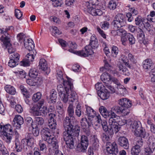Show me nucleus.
Instances as JSON below:
<instances>
[{"label":"nucleus","instance_id":"nucleus-18","mask_svg":"<svg viewBox=\"0 0 155 155\" xmlns=\"http://www.w3.org/2000/svg\"><path fill=\"white\" fill-rule=\"evenodd\" d=\"M45 141L50 144H51L52 148L54 151L56 150H58V145L57 140L54 137H53L51 136V137H49V138L46 139Z\"/></svg>","mask_w":155,"mask_h":155},{"label":"nucleus","instance_id":"nucleus-21","mask_svg":"<svg viewBox=\"0 0 155 155\" xmlns=\"http://www.w3.org/2000/svg\"><path fill=\"white\" fill-rule=\"evenodd\" d=\"M33 43V41L31 39H24L25 47L28 51L32 50L34 48L35 46Z\"/></svg>","mask_w":155,"mask_h":155},{"label":"nucleus","instance_id":"nucleus-62","mask_svg":"<svg viewBox=\"0 0 155 155\" xmlns=\"http://www.w3.org/2000/svg\"><path fill=\"white\" fill-rule=\"evenodd\" d=\"M25 121L26 124L28 126H31V127L32 125H34V124H32L33 120L30 117H27L25 118Z\"/></svg>","mask_w":155,"mask_h":155},{"label":"nucleus","instance_id":"nucleus-4","mask_svg":"<svg viewBox=\"0 0 155 155\" xmlns=\"http://www.w3.org/2000/svg\"><path fill=\"white\" fill-rule=\"evenodd\" d=\"M116 107L115 106L112 107L111 110L110 117L109 120V123L110 126V128L109 130V133L110 135L113 134L114 130L115 133L116 130Z\"/></svg>","mask_w":155,"mask_h":155},{"label":"nucleus","instance_id":"nucleus-25","mask_svg":"<svg viewBox=\"0 0 155 155\" xmlns=\"http://www.w3.org/2000/svg\"><path fill=\"white\" fill-rule=\"evenodd\" d=\"M126 91V89L123 85L117 83V94L119 96H124Z\"/></svg>","mask_w":155,"mask_h":155},{"label":"nucleus","instance_id":"nucleus-1","mask_svg":"<svg viewBox=\"0 0 155 155\" xmlns=\"http://www.w3.org/2000/svg\"><path fill=\"white\" fill-rule=\"evenodd\" d=\"M68 117L63 122L64 131L62 134L64 140L66 142L67 147L70 149L74 147V140L75 137H78L79 134L80 127L78 125H73Z\"/></svg>","mask_w":155,"mask_h":155},{"label":"nucleus","instance_id":"nucleus-6","mask_svg":"<svg viewBox=\"0 0 155 155\" xmlns=\"http://www.w3.org/2000/svg\"><path fill=\"white\" fill-rule=\"evenodd\" d=\"M89 144V141L87 137L82 135L81 137V142L77 146V149L79 152H84L87 149Z\"/></svg>","mask_w":155,"mask_h":155},{"label":"nucleus","instance_id":"nucleus-45","mask_svg":"<svg viewBox=\"0 0 155 155\" xmlns=\"http://www.w3.org/2000/svg\"><path fill=\"white\" fill-rule=\"evenodd\" d=\"M131 152L132 155H138L140 152V148L134 146L132 148Z\"/></svg>","mask_w":155,"mask_h":155},{"label":"nucleus","instance_id":"nucleus-35","mask_svg":"<svg viewBox=\"0 0 155 155\" xmlns=\"http://www.w3.org/2000/svg\"><path fill=\"white\" fill-rule=\"evenodd\" d=\"M25 143H27L28 146L30 147H32L35 142V139L32 137L26 138L23 139Z\"/></svg>","mask_w":155,"mask_h":155},{"label":"nucleus","instance_id":"nucleus-53","mask_svg":"<svg viewBox=\"0 0 155 155\" xmlns=\"http://www.w3.org/2000/svg\"><path fill=\"white\" fill-rule=\"evenodd\" d=\"M50 116V119L48 120V123L56 124V120H55V114L52 113L49 114Z\"/></svg>","mask_w":155,"mask_h":155},{"label":"nucleus","instance_id":"nucleus-52","mask_svg":"<svg viewBox=\"0 0 155 155\" xmlns=\"http://www.w3.org/2000/svg\"><path fill=\"white\" fill-rule=\"evenodd\" d=\"M19 61L10 59L8 63V65L11 68H14L18 64Z\"/></svg>","mask_w":155,"mask_h":155},{"label":"nucleus","instance_id":"nucleus-8","mask_svg":"<svg viewBox=\"0 0 155 155\" xmlns=\"http://www.w3.org/2000/svg\"><path fill=\"white\" fill-rule=\"evenodd\" d=\"M13 29V27L12 26H10L5 29L4 28L1 30L0 29L2 34H3L0 38L1 41L7 40L8 41L10 40L11 36L9 33H10V30Z\"/></svg>","mask_w":155,"mask_h":155},{"label":"nucleus","instance_id":"nucleus-22","mask_svg":"<svg viewBox=\"0 0 155 155\" xmlns=\"http://www.w3.org/2000/svg\"><path fill=\"white\" fill-rule=\"evenodd\" d=\"M3 43L4 46L7 49L9 55L15 52V50L12 47L10 43V40L8 41L7 40L2 41Z\"/></svg>","mask_w":155,"mask_h":155},{"label":"nucleus","instance_id":"nucleus-61","mask_svg":"<svg viewBox=\"0 0 155 155\" xmlns=\"http://www.w3.org/2000/svg\"><path fill=\"white\" fill-rule=\"evenodd\" d=\"M57 79L59 80V81H61V82H63V80H64L62 78L63 74L61 70H58L57 71Z\"/></svg>","mask_w":155,"mask_h":155},{"label":"nucleus","instance_id":"nucleus-59","mask_svg":"<svg viewBox=\"0 0 155 155\" xmlns=\"http://www.w3.org/2000/svg\"><path fill=\"white\" fill-rule=\"evenodd\" d=\"M51 30L53 33L55 35L56 34L59 35L61 33V31H60L56 26H52Z\"/></svg>","mask_w":155,"mask_h":155},{"label":"nucleus","instance_id":"nucleus-17","mask_svg":"<svg viewBox=\"0 0 155 155\" xmlns=\"http://www.w3.org/2000/svg\"><path fill=\"white\" fill-rule=\"evenodd\" d=\"M116 145V143L115 142H114L112 144L110 142H107L106 145L107 152L112 154V155H116V150H115Z\"/></svg>","mask_w":155,"mask_h":155},{"label":"nucleus","instance_id":"nucleus-44","mask_svg":"<svg viewBox=\"0 0 155 155\" xmlns=\"http://www.w3.org/2000/svg\"><path fill=\"white\" fill-rule=\"evenodd\" d=\"M9 59L19 61L20 56L18 54L15 52L9 55Z\"/></svg>","mask_w":155,"mask_h":155},{"label":"nucleus","instance_id":"nucleus-11","mask_svg":"<svg viewBox=\"0 0 155 155\" xmlns=\"http://www.w3.org/2000/svg\"><path fill=\"white\" fill-rule=\"evenodd\" d=\"M126 58V57L124 56L123 58L121 59H119L117 66L118 68V70L120 73L121 71L124 69V68H125L124 67L123 64H124L126 66L132 69L133 68V67L129 64L128 59H125Z\"/></svg>","mask_w":155,"mask_h":155},{"label":"nucleus","instance_id":"nucleus-20","mask_svg":"<svg viewBox=\"0 0 155 155\" xmlns=\"http://www.w3.org/2000/svg\"><path fill=\"white\" fill-rule=\"evenodd\" d=\"M20 88L21 91L24 96L25 97V102L28 104H29L30 101L28 98L30 97V94L29 92L27 91L26 88L23 85H21L20 86Z\"/></svg>","mask_w":155,"mask_h":155},{"label":"nucleus","instance_id":"nucleus-57","mask_svg":"<svg viewBox=\"0 0 155 155\" xmlns=\"http://www.w3.org/2000/svg\"><path fill=\"white\" fill-rule=\"evenodd\" d=\"M38 145L39 147L40 150L41 151H44V150H46V146L45 144L43 143L42 141H39Z\"/></svg>","mask_w":155,"mask_h":155},{"label":"nucleus","instance_id":"nucleus-36","mask_svg":"<svg viewBox=\"0 0 155 155\" xmlns=\"http://www.w3.org/2000/svg\"><path fill=\"white\" fill-rule=\"evenodd\" d=\"M152 64V62L150 59H146L143 61V67L145 70L150 69Z\"/></svg>","mask_w":155,"mask_h":155},{"label":"nucleus","instance_id":"nucleus-38","mask_svg":"<svg viewBox=\"0 0 155 155\" xmlns=\"http://www.w3.org/2000/svg\"><path fill=\"white\" fill-rule=\"evenodd\" d=\"M69 45V46L70 48L68 49V51L71 53H74L77 54V52L75 51L74 49L77 48V45L75 42H70Z\"/></svg>","mask_w":155,"mask_h":155},{"label":"nucleus","instance_id":"nucleus-10","mask_svg":"<svg viewBox=\"0 0 155 155\" xmlns=\"http://www.w3.org/2000/svg\"><path fill=\"white\" fill-rule=\"evenodd\" d=\"M87 115L88 116V121L87 124L88 127H90L91 125L94 126L93 123V120L95 116V111L91 107H87L86 108Z\"/></svg>","mask_w":155,"mask_h":155},{"label":"nucleus","instance_id":"nucleus-14","mask_svg":"<svg viewBox=\"0 0 155 155\" xmlns=\"http://www.w3.org/2000/svg\"><path fill=\"white\" fill-rule=\"evenodd\" d=\"M118 144L124 149L127 150L129 148V143L127 138L124 137H120L117 141Z\"/></svg>","mask_w":155,"mask_h":155},{"label":"nucleus","instance_id":"nucleus-31","mask_svg":"<svg viewBox=\"0 0 155 155\" xmlns=\"http://www.w3.org/2000/svg\"><path fill=\"white\" fill-rule=\"evenodd\" d=\"M35 122L36 126L38 127H42V126L44 123V119L41 117H37L35 118Z\"/></svg>","mask_w":155,"mask_h":155},{"label":"nucleus","instance_id":"nucleus-16","mask_svg":"<svg viewBox=\"0 0 155 155\" xmlns=\"http://www.w3.org/2000/svg\"><path fill=\"white\" fill-rule=\"evenodd\" d=\"M67 112L68 116L70 117H66L65 119L64 120V122L66 119L67 117H68L70 120L71 121L73 122V125H74V122L76 121V120L74 115V110L73 106L72 104H70L69 106L68 107L67 109Z\"/></svg>","mask_w":155,"mask_h":155},{"label":"nucleus","instance_id":"nucleus-46","mask_svg":"<svg viewBox=\"0 0 155 155\" xmlns=\"http://www.w3.org/2000/svg\"><path fill=\"white\" fill-rule=\"evenodd\" d=\"M42 106L40 107L39 110V114L42 116H46L48 112L47 107H46L43 106L41 107Z\"/></svg>","mask_w":155,"mask_h":155},{"label":"nucleus","instance_id":"nucleus-50","mask_svg":"<svg viewBox=\"0 0 155 155\" xmlns=\"http://www.w3.org/2000/svg\"><path fill=\"white\" fill-rule=\"evenodd\" d=\"M127 37L129 40L130 44L132 45L135 43V40L134 36L130 33L127 34Z\"/></svg>","mask_w":155,"mask_h":155},{"label":"nucleus","instance_id":"nucleus-33","mask_svg":"<svg viewBox=\"0 0 155 155\" xmlns=\"http://www.w3.org/2000/svg\"><path fill=\"white\" fill-rule=\"evenodd\" d=\"M5 89L6 92L11 95H14L16 93L15 88L10 85H6L5 87Z\"/></svg>","mask_w":155,"mask_h":155},{"label":"nucleus","instance_id":"nucleus-34","mask_svg":"<svg viewBox=\"0 0 155 155\" xmlns=\"http://www.w3.org/2000/svg\"><path fill=\"white\" fill-rule=\"evenodd\" d=\"M134 146L140 148L143 145V140L139 137H136L135 138L134 140Z\"/></svg>","mask_w":155,"mask_h":155},{"label":"nucleus","instance_id":"nucleus-40","mask_svg":"<svg viewBox=\"0 0 155 155\" xmlns=\"http://www.w3.org/2000/svg\"><path fill=\"white\" fill-rule=\"evenodd\" d=\"M41 94L40 92H38L37 93L33 94L32 99L34 102H37L39 101L42 99H41Z\"/></svg>","mask_w":155,"mask_h":155},{"label":"nucleus","instance_id":"nucleus-55","mask_svg":"<svg viewBox=\"0 0 155 155\" xmlns=\"http://www.w3.org/2000/svg\"><path fill=\"white\" fill-rule=\"evenodd\" d=\"M25 59L30 62L32 61L34 59V54H32V52L30 51L29 53H28L26 55Z\"/></svg>","mask_w":155,"mask_h":155},{"label":"nucleus","instance_id":"nucleus-56","mask_svg":"<svg viewBox=\"0 0 155 155\" xmlns=\"http://www.w3.org/2000/svg\"><path fill=\"white\" fill-rule=\"evenodd\" d=\"M88 45H90L91 48L93 49H95L97 48L98 47V43L97 40L93 41L92 42H90L89 44Z\"/></svg>","mask_w":155,"mask_h":155},{"label":"nucleus","instance_id":"nucleus-60","mask_svg":"<svg viewBox=\"0 0 155 155\" xmlns=\"http://www.w3.org/2000/svg\"><path fill=\"white\" fill-rule=\"evenodd\" d=\"M108 7L110 9L114 10L115 9L116 7V4L115 2L113 0L109 2Z\"/></svg>","mask_w":155,"mask_h":155},{"label":"nucleus","instance_id":"nucleus-13","mask_svg":"<svg viewBox=\"0 0 155 155\" xmlns=\"http://www.w3.org/2000/svg\"><path fill=\"white\" fill-rule=\"evenodd\" d=\"M23 122V118L20 115H16L13 119L12 124L14 127H16V129H19Z\"/></svg>","mask_w":155,"mask_h":155},{"label":"nucleus","instance_id":"nucleus-51","mask_svg":"<svg viewBox=\"0 0 155 155\" xmlns=\"http://www.w3.org/2000/svg\"><path fill=\"white\" fill-rule=\"evenodd\" d=\"M105 86L101 83H97L95 85V88L97 91L103 90L105 89Z\"/></svg>","mask_w":155,"mask_h":155},{"label":"nucleus","instance_id":"nucleus-64","mask_svg":"<svg viewBox=\"0 0 155 155\" xmlns=\"http://www.w3.org/2000/svg\"><path fill=\"white\" fill-rule=\"evenodd\" d=\"M154 151L152 149L147 147L144 149V154L145 155H151Z\"/></svg>","mask_w":155,"mask_h":155},{"label":"nucleus","instance_id":"nucleus-54","mask_svg":"<svg viewBox=\"0 0 155 155\" xmlns=\"http://www.w3.org/2000/svg\"><path fill=\"white\" fill-rule=\"evenodd\" d=\"M86 118H83L81 120V125L83 129H86L87 128V121Z\"/></svg>","mask_w":155,"mask_h":155},{"label":"nucleus","instance_id":"nucleus-37","mask_svg":"<svg viewBox=\"0 0 155 155\" xmlns=\"http://www.w3.org/2000/svg\"><path fill=\"white\" fill-rule=\"evenodd\" d=\"M103 13L102 11L98 9H96L92 7L90 10V14L94 16L101 15Z\"/></svg>","mask_w":155,"mask_h":155},{"label":"nucleus","instance_id":"nucleus-28","mask_svg":"<svg viewBox=\"0 0 155 155\" xmlns=\"http://www.w3.org/2000/svg\"><path fill=\"white\" fill-rule=\"evenodd\" d=\"M130 111L128 108L119 107H117V112L122 114V115H127L130 113Z\"/></svg>","mask_w":155,"mask_h":155},{"label":"nucleus","instance_id":"nucleus-47","mask_svg":"<svg viewBox=\"0 0 155 155\" xmlns=\"http://www.w3.org/2000/svg\"><path fill=\"white\" fill-rule=\"evenodd\" d=\"M32 133L33 135L35 137L38 136L39 134V127H38L35 125H32Z\"/></svg>","mask_w":155,"mask_h":155},{"label":"nucleus","instance_id":"nucleus-15","mask_svg":"<svg viewBox=\"0 0 155 155\" xmlns=\"http://www.w3.org/2000/svg\"><path fill=\"white\" fill-rule=\"evenodd\" d=\"M39 68L48 74L50 72V69L48 68L47 63L45 59L42 58L40 59L39 62Z\"/></svg>","mask_w":155,"mask_h":155},{"label":"nucleus","instance_id":"nucleus-7","mask_svg":"<svg viewBox=\"0 0 155 155\" xmlns=\"http://www.w3.org/2000/svg\"><path fill=\"white\" fill-rule=\"evenodd\" d=\"M120 19L117 20V35L120 36V37L124 35H126L127 32L121 27L124 25L125 21L124 20L123 16L121 15Z\"/></svg>","mask_w":155,"mask_h":155},{"label":"nucleus","instance_id":"nucleus-5","mask_svg":"<svg viewBox=\"0 0 155 155\" xmlns=\"http://www.w3.org/2000/svg\"><path fill=\"white\" fill-rule=\"evenodd\" d=\"M132 129V130L134 131L135 134L138 136L141 137H144L145 135V132L142 129L141 123L139 121H135L133 124L130 125Z\"/></svg>","mask_w":155,"mask_h":155},{"label":"nucleus","instance_id":"nucleus-49","mask_svg":"<svg viewBox=\"0 0 155 155\" xmlns=\"http://www.w3.org/2000/svg\"><path fill=\"white\" fill-rule=\"evenodd\" d=\"M137 33V36L139 40L143 41L144 39L145 35L142 30L139 28Z\"/></svg>","mask_w":155,"mask_h":155},{"label":"nucleus","instance_id":"nucleus-9","mask_svg":"<svg viewBox=\"0 0 155 155\" xmlns=\"http://www.w3.org/2000/svg\"><path fill=\"white\" fill-rule=\"evenodd\" d=\"M77 54L82 57H88L90 55L93 54L94 53L93 49L90 45H86L84 48V50H82L78 51Z\"/></svg>","mask_w":155,"mask_h":155},{"label":"nucleus","instance_id":"nucleus-30","mask_svg":"<svg viewBox=\"0 0 155 155\" xmlns=\"http://www.w3.org/2000/svg\"><path fill=\"white\" fill-rule=\"evenodd\" d=\"M72 89L70 90L69 91H71V93L70 95L68 94L69 101V102H74L78 99V96L76 92L72 91Z\"/></svg>","mask_w":155,"mask_h":155},{"label":"nucleus","instance_id":"nucleus-42","mask_svg":"<svg viewBox=\"0 0 155 155\" xmlns=\"http://www.w3.org/2000/svg\"><path fill=\"white\" fill-rule=\"evenodd\" d=\"M34 79V81L35 86L40 85L42 83L43 79L42 76H39L38 77L35 78Z\"/></svg>","mask_w":155,"mask_h":155},{"label":"nucleus","instance_id":"nucleus-43","mask_svg":"<svg viewBox=\"0 0 155 155\" xmlns=\"http://www.w3.org/2000/svg\"><path fill=\"white\" fill-rule=\"evenodd\" d=\"M38 73L35 68H32L30 70L29 72V75L31 78H36L38 75Z\"/></svg>","mask_w":155,"mask_h":155},{"label":"nucleus","instance_id":"nucleus-58","mask_svg":"<svg viewBox=\"0 0 155 155\" xmlns=\"http://www.w3.org/2000/svg\"><path fill=\"white\" fill-rule=\"evenodd\" d=\"M81 107L79 104H78L77 106L75 111V114L78 117H80L81 115Z\"/></svg>","mask_w":155,"mask_h":155},{"label":"nucleus","instance_id":"nucleus-24","mask_svg":"<svg viewBox=\"0 0 155 155\" xmlns=\"http://www.w3.org/2000/svg\"><path fill=\"white\" fill-rule=\"evenodd\" d=\"M148 147L154 151L155 150V138L153 136L149 137L147 140Z\"/></svg>","mask_w":155,"mask_h":155},{"label":"nucleus","instance_id":"nucleus-48","mask_svg":"<svg viewBox=\"0 0 155 155\" xmlns=\"http://www.w3.org/2000/svg\"><path fill=\"white\" fill-rule=\"evenodd\" d=\"M69 93V92H68V93H65L63 94H60V95H59L62 101L64 103H66L69 101L68 94Z\"/></svg>","mask_w":155,"mask_h":155},{"label":"nucleus","instance_id":"nucleus-32","mask_svg":"<svg viewBox=\"0 0 155 155\" xmlns=\"http://www.w3.org/2000/svg\"><path fill=\"white\" fill-rule=\"evenodd\" d=\"M50 98L51 102L55 103L56 101L57 98V92L54 89H52L50 91Z\"/></svg>","mask_w":155,"mask_h":155},{"label":"nucleus","instance_id":"nucleus-19","mask_svg":"<svg viewBox=\"0 0 155 155\" xmlns=\"http://www.w3.org/2000/svg\"><path fill=\"white\" fill-rule=\"evenodd\" d=\"M44 103V99H41L38 102V104L35 105L31 108V110L36 116H38L39 114V110L40 107L42 106Z\"/></svg>","mask_w":155,"mask_h":155},{"label":"nucleus","instance_id":"nucleus-26","mask_svg":"<svg viewBox=\"0 0 155 155\" xmlns=\"http://www.w3.org/2000/svg\"><path fill=\"white\" fill-rule=\"evenodd\" d=\"M24 141L22 139L21 141H16L15 143V149L18 152L22 151L24 147Z\"/></svg>","mask_w":155,"mask_h":155},{"label":"nucleus","instance_id":"nucleus-29","mask_svg":"<svg viewBox=\"0 0 155 155\" xmlns=\"http://www.w3.org/2000/svg\"><path fill=\"white\" fill-rule=\"evenodd\" d=\"M99 110L102 115L105 118L110 117L109 113L105 107L103 106L100 107Z\"/></svg>","mask_w":155,"mask_h":155},{"label":"nucleus","instance_id":"nucleus-23","mask_svg":"<svg viewBox=\"0 0 155 155\" xmlns=\"http://www.w3.org/2000/svg\"><path fill=\"white\" fill-rule=\"evenodd\" d=\"M98 95L100 97L102 100H105L107 99L109 96V93L107 90L104 89L103 90H101L99 91H97Z\"/></svg>","mask_w":155,"mask_h":155},{"label":"nucleus","instance_id":"nucleus-41","mask_svg":"<svg viewBox=\"0 0 155 155\" xmlns=\"http://www.w3.org/2000/svg\"><path fill=\"white\" fill-rule=\"evenodd\" d=\"M101 125L102 126V128L103 130L105 132H106L107 131H108V134H109L110 136H112L114 132L113 133V134L112 135H110V134L109 133V130H110V128H108V127L107 125V122L105 120H103V122L101 124ZM109 125H110V124H109ZM115 132L114 130V132ZM116 133V132L115 133V134Z\"/></svg>","mask_w":155,"mask_h":155},{"label":"nucleus","instance_id":"nucleus-2","mask_svg":"<svg viewBox=\"0 0 155 155\" xmlns=\"http://www.w3.org/2000/svg\"><path fill=\"white\" fill-rule=\"evenodd\" d=\"M12 133V130L9 124L4 125L2 123L0 124V136L8 143L11 142Z\"/></svg>","mask_w":155,"mask_h":155},{"label":"nucleus","instance_id":"nucleus-12","mask_svg":"<svg viewBox=\"0 0 155 155\" xmlns=\"http://www.w3.org/2000/svg\"><path fill=\"white\" fill-rule=\"evenodd\" d=\"M101 80L105 84H108L111 82H113L114 84L116 83V79L115 78H112L110 75L107 73L104 72L101 76Z\"/></svg>","mask_w":155,"mask_h":155},{"label":"nucleus","instance_id":"nucleus-3","mask_svg":"<svg viewBox=\"0 0 155 155\" xmlns=\"http://www.w3.org/2000/svg\"><path fill=\"white\" fill-rule=\"evenodd\" d=\"M67 80H63V81L62 82L64 87L61 84L57 86V89L59 95H60V94L68 93V92H69L70 90H71L73 88L72 79L68 77L67 78Z\"/></svg>","mask_w":155,"mask_h":155},{"label":"nucleus","instance_id":"nucleus-39","mask_svg":"<svg viewBox=\"0 0 155 155\" xmlns=\"http://www.w3.org/2000/svg\"><path fill=\"white\" fill-rule=\"evenodd\" d=\"M0 151L2 155H9L7 149L3 144V143L0 140Z\"/></svg>","mask_w":155,"mask_h":155},{"label":"nucleus","instance_id":"nucleus-63","mask_svg":"<svg viewBox=\"0 0 155 155\" xmlns=\"http://www.w3.org/2000/svg\"><path fill=\"white\" fill-rule=\"evenodd\" d=\"M135 24L139 26L140 24L143 23L142 17L139 15L135 18Z\"/></svg>","mask_w":155,"mask_h":155},{"label":"nucleus","instance_id":"nucleus-27","mask_svg":"<svg viewBox=\"0 0 155 155\" xmlns=\"http://www.w3.org/2000/svg\"><path fill=\"white\" fill-rule=\"evenodd\" d=\"M41 133L44 137V140H45L46 139H48L49 137H51V135L50 131L49 129L47 127H45L41 130Z\"/></svg>","mask_w":155,"mask_h":155}]
</instances>
